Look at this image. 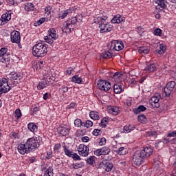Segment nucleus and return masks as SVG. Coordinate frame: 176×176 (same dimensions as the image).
<instances>
[{"mask_svg": "<svg viewBox=\"0 0 176 176\" xmlns=\"http://www.w3.org/2000/svg\"><path fill=\"white\" fill-rule=\"evenodd\" d=\"M146 71L147 72H155V71H157V67L155 63H149L146 67Z\"/></svg>", "mask_w": 176, "mask_h": 176, "instance_id": "nucleus-25", "label": "nucleus"}, {"mask_svg": "<svg viewBox=\"0 0 176 176\" xmlns=\"http://www.w3.org/2000/svg\"><path fill=\"white\" fill-rule=\"evenodd\" d=\"M114 93L116 94H120L122 91L124 90V88L122 89V85L119 84H115L113 86Z\"/></svg>", "mask_w": 176, "mask_h": 176, "instance_id": "nucleus-31", "label": "nucleus"}, {"mask_svg": "<svg viewBox=\"0 0 176 176\" xmlns=\"http://www.w3.org/2000/svg\"><path fill=\"white\" fill-rule=\"evenodd\" d=\"M145 111H146V107L144 105H140L138 108L133 109V112L135 113V115H138L140 112H145Z\"/></svg>", "mask_w": 176, "mask_h": 176, "instance_id": "nucleus-29", "label": "nucleus"}, {"mask_svg": "<svg viewBox=\"0 0 176 176\" xmlns=\"http://www.w3.org/2000/svg\"><path fill=\"white\" fill-rule=\"evenodd\" d=\"M92 126H93V122H91V120H87L84 124V126L87 127V129L92 127Z\"/></svg>", "mask_w": 176, "mask_h": 176, "instance_id": "nucleus-48", "label": "nucleus"}, {"mask_svg": "<svg viewBox=\"0 0 176 176\" xmlns=\"http://www.w3.org/2000/svg\"><path fill=\"white\" fill-rule=\"evenodd\" d=\"M60 149H61V144H55V146H54V152H55V153H58V152H60Z\"/></svg>", "mask_w": 176, "mask_h": 176, "instance_id": "nucleus-44", "label": "nucleus"}, {"mask_svg": "<svg viewBox=\"0 0 176 176\" xmlns=\"http://www.w3.org/2000/svg\"><path fill=\"white\" fill-rule=\"evenodd\" d=\"M76 105V104H75V102L70 103L69 105V109H71V108H75Z\"/></svg>", "mask_w": 176, "mask_h": 176, "instance_id": "nucleus-64", "label": "nucleus"}, {"mask_svg": "<svg viewBox=\"0 0 176 176\" xmlns=\"http://www.w3.org/2000/svg\"><path fill=\"white\" fill-rule=\"evenodd\" d=\"M176 86L175 81H170L168 82L166 87L164 88V92L163 96L165 97H170L171 96V93H173V91L174 90V88Z\"/></svg>", "mask_w": 176, "mask_h": 176, "instance_id": "nucleus-10", "label": "nucleus"}, {"mask_svg": "<svg viewBox=\"0 0 176 176\" xmlns=\"http://www.w3.org/2000/svg\"><path fill=\"white\" fill-rule=\"evenodd\" d=\"M146 79V77L145 76L141 77L139 79V83H144V80H145Z\"/></svg>", "mask_w": 176, "mask_h": 176, "instance_id": "nucleus-62", "label": "nucleus"}, {"mask_svg": "<svg viewBox=\"0 0 176 176\" xmlns=\"http://www.w3.org/2000/svg\"><path fill=\"white\" fill-rule=\"evenodd\" d=\"M51 10H52V7H50V6L46 7L45 8V12L46 14H47V16H49L50 14Z\"/></svg>", "mask_w": 176, "mask_h": 176, "instance_id": "nucleus-51", "label": "nucleus"}, {"mask_svg": "<svg viewBox=\"0 0 176 176\" xmlns=\"http://www.w3.org/2000/svg\"><path fill=\"white\" fill-rule=\"evenodd\" d=\"M58 131L61 135L63 136L68 135L69 134V129L64 126L59 127L58 129Z\"/></svg>", "mask_w": 176, "mask_h": 176, "instance_id": "nucleus-26", "label": "nucleus"}, {"mask_svg": "<svg viewBox=\"0 0 176 176\" xmlns=\"http://www.w3.org/2000/svg\"><path fill=\"white\" fill-rule=\"evenodd\" d=\"M32 54L34 57H45L47 54V47L43 42L36 43L32 47Z\"/></svg>", "mask_w": 176, "mask_h": 176, "instance_id": "nucleus-2", "label": "nucleus"}, {"mask_svg": "<svg viewBox=\"0 0 176 176\" xmlns=\"http://www.w3.org/2000/svg\"><path fill=\"white\" fill-rule=\"evenodd\" d=\"M163 31L160 28H156L154 30V35H156L157 36H162Z\"/></svg>", "mask_w": 176, "mask_h": 176, "instance_id": "nucleus-45", "label": "nucleus"}, {"mask_svg": "<svg viewBox=\"0 0 176 176\" xmlns=\"http://www.w3.org/2000/svg\"><path fill=\"white\" fill-rule=\"evenodd\" d=\"M111 153V148L107 146H104L102 148L97 149L94 151V155L96 156H101L102 155H109Z\"/></svg>", "mask_w": 176, "mask_h": 176, "instance_id": "nucleus-18", "label": "nucleus"}, {"mask_svg": "<svg viewBox=\"0 0 176 176\" xmlns=\"http://www.w3.org/2000/svg\"><path fill=\"white\" fill-rule=\"evenodd\" d=\"M98 87L100 90L103 91H109V90H111V82L105 80H99L98 82Z\"/></svg>", "mask_w": 176, "mask_h": 176, "instance_id": "nucleus-13", "label": "nucleus"}, {"mask_svg": "<svg viewBox=\"0 0 176 176\" xmlns=\"http://www.w3.org/2000/svg\"><path fill=\"white\" fill-rule=\"evenodd\" d=\"M78 21H79L78 20V16L73 17L72 19L65 21L64 23V27L61 28L63 32H65V34H71V32L74 31L75 24H76Z\"/></svg>", "mask_w": 176, "mask_h": 176, "instance_id": "nucleus-6", "label": "nucleus"}, {"mask_svg": "<svg viewBox=\"0 0 176 176\" xmlns=\"http://www.w3.org/2000/svg\"><path fill=\"white\" fill-rule=\"evenodd\" d=\"M28 129L30 131H32V133H36V131H38V126L34 122H30L28 124Z\"/></svg>", "mask_w": 176, "mask_h": 176, "instance_id": "nucleus-28", "label": "nucleus"}, {"mask_svg": "<svg viewBox=\"0 0 176 176\" xmlns=\"http://www.w3.org/2000/svg\"><path fill=\"white\" fill-rule=\"evenodd\" d=\"M0 63L6 64L7 68L12 67V59L10 58V54H8V48L2 47L0 50Z\"/></svg>", "mask_w": 176, "mask_h": 176, "instance_id": "nucleus-5", "label": "nucleus"}, {"mask_svg": "<svg viewBox=\"0 0 176 176\" xmlns=\"http://www.w3.org/2000/svg\"><path fill=\"white\" fill-rule=\"evenodd\" d=\"M62 91H63L64 93H68V87L63 86Z\"/></svg>", "mask_w": 176, "mask_h": 176, "instance_id": "nucleus-61", "label": "nucleus"}, {"mask_svg": "<svg viewBox=\"0 0 176 176\" xmlns=\"http://www.w3.org/2000/svg\"><path fill=\"white\" fill-rule=\"evenodd\" d=\"M107 124H108V118H104L100 122V126L102 127H107Z\"/></svg>", "mask_w": 176, "mask_h": 176, "instance_id": "nucleus-42", "label": "nucleus"}, {"mask_svg": "<svg viewBox=\"0 0 176 176\" xmlns=\"http://www.w3.org/2000/svg\"><path fill=\"white\" fill-rule=\"evenodd\" d=\"M57 38H58V35H57L56 29L50 28L48 30V34L44 37V40L47 43H49V45H53V43L54 42L53 39L56 40Z\"/></svg>", "mask_w": 176, "mask_h": 176, "instance_id": "nucleus-7", "label": "nucleus"}, {"mask_svg": "<svg viewBox=\"0 0 176 176\" xmlns=\"http://www.w3.org/2000/svg\"><path fill=\"white\" fill-rule=\"evenodd\" d=\"M40 107L39 105L36 106V104H34L32 107V112L36 113L39 111Z\"/></svg>", "mask_w": 176, "mask_h": 176, "instance_id": "nucleus-49", "label": "nucleus"}, {"mask_svg": "<svg viewBox=\"0 0 176 176\" xmlns=\"http://www.w3.org/2000/svg\"><path fill=\"white\" fill-rule=\"evenodd\" d=\"M137 126L133 124H129L124 126V133H131L133 130H135Z\"/></svg>", "mask_w": 176, "mask_h": 176, "instance_id": "nucleus-30", "label": "nucleus"}, {"mask_svg": "<svg viewBox=\"0 0 176 176\" xmlns=\"http://www.w3.org/2000/svg\"><path fill=\"white\" fill-rule=\"evenodd\" d=\"M107 111L109 113H111L113 116L119 115L120 110H119V107L118 106H108Z\"/></svg>", "mask_w": 176, "mask_h": 176, "instance_id": "nucleus-21", "label": "nucleus"}, {"mask_svg": "<svg viewBox=\"0 0 176 176\" xmlns=\"http://www.w3.org/2000/svg\"><path fill=\"white\" fill-rule=\"evenodd\" d=\"M112 168H113V165L111 164L110 162H107L104 166V170L107 173H109V171H112Z\"/></svg>", "mask_w": 176, "mask_h": 176, "instance_id": "nucleus-39", "label": "nucleus"}, {"mask_svg": "<svg viewBox=\"0 0 176 176\" xmlns=\"http://www.w3.org/2000/svg\"><path fill=\"white\" fill-rule=\"evenodd\" d=\"M131 99H128L126 100V104L127 105V107H131Z\"/></svg>", "mask_w": 176, "mask_h": 176, "instance_id": "nucleus-60", "label": "nucleus"}, {"mask_svg": "<svg viewBox=\"0 0 176 176\" xmlns=\"http://www.w3.org/2000/svg\"><path fill=\"white\" fill-rule=\"evenodd\" d=\"M10 91L9 80L8 78H3L2 80H0V97L3 93H8Z\"/></svg>", "mask_w": 176, "mask_h": 176, "instance_id": "nucleus-11", "label": "nucleus"}, {"mask_svg": "<svg viewBox=\"0 0 176 176\" xmlns=\"http://www.w3.org/2000/svg\"><path fill=\"white\" fill-rule=\"evenodd\" d=\"M138 122H140V123H143V124H146V122H147V120H146V117L145 116V115L144 114H140L138 116Z\"/></svg>", "mask_w": 176, "mask_h": 176, "instance_id": "nucleus-38", "label": "nucleus"}, {"mask_svg": "<svg viewBox=\"0 0 176 176\" xmlns=\"http://www.w3.org/2000/svg\"><path fill=\"white\" fill-rule=\"evenodd\" d=\"M107 16H98L96 19V22L99 23V28L100 34L104 32H111L113 26L107 22Z\"/></svg>", "mask_w": 176, "mask_h": 176, "instance_id": "nucleus-3", "label": "nucleus"}, {"mask_svg": "<svg viewBox=\"0 0 176 176\" xmlns=\"http://www.w3.org/2000/svg\"><path fill=\"white\" fill-rule=\"evenodd\" d=\"M41 141H42V138L39 136L28 138L26 141V146L28 148V151L34 152V151L38 149L41 146Z\"/></svg>", "mask_w": 176, "mask_h": 176, "instance_id": "nucleus-4", "label": "nucleus"}, {"mask_svg": "<svg viewBox=\"0 0 176 176\" xmlns=\"http://www.w3.org/2000/svg\"><path fill=\"white\" fill-rule=\"evenodd\" d=\"M153 153V149L149 146L144 147L140 151H137L133 156V162L135 166H141L144 163V160L149 157Z\"/></svg>", "mask_w": 176, "mask_h": 176, "instance_id": "nucleus-1", "label": "nucleus"}, {"mask_svg": "<svg viewBox=\"0 0 176 176\" xmlns=\"http://www.w3.org/2000/svg\"><path fill=\"white\" fill-rule=\"evenodd\" d=\"M10 20H12V14L9 12L3 14L0 19V25H5V24H8Z\"/></svg>", "mask_w": 176, "mask_h": 176, "instance_id": "nucleus-16", "label": "nucleus"}, {"mask_svg": "<svg viewBox=\"0 0 176 176\" xmlns=\"http://www.w3.org/2000/svg\"><path fill=\"white\" fill-rule=\"evenodd\" d=\"M118 155H120L121 156H124L127 153V148L126 147H120L118 150L115 151Z\"/></svg>", "mask_w": 176, "mask_h": 176, "instance_id": "nucleus-33", "label": "nucleus"}, {"mask_svg": "<svg viewBox=\"0 0 176 176\" xmlns=\"http://www.w3.org/2000/svg\"><path fill=\"white\" fill-rule=\"evenodd\" d=\"M18 152L21 155H25V153H30V150H28V146H27V143L25 144H19L17 147Z\"/></svg>", "mask_w": 176, "mask_h": 176, "instance_id": "nucleus-20", "label": "nucleus"}, {"mask_svg": "<svg viewBox=\"0 0 176 176\" xmlns=\"http://www.w3.org/2000/svg\"><path fill=\"white\" fill-rule=\"evenodd\" d=\"M167 137H176V131H170Z\"/></svg>", "mask_w": 176, "mask_h": 176, "instance_id": "nucleus-55", "label": "nucleus"}, {"mask_svg": "<svg viewBox=\"0 0 176 176\" xmlns=\"http://www.w3.org/2000/svg\"><path fill=\"white\" fill-rule=\"evenodd\" d=\"M74 72V68L68 67L66 70V75H71Z\"/></svg>", "mask_w": 176, "mask_h": 176, "instance_id": "nucleus-52", "label": "nucleus"}, {"mask_svg": "<svg viewBox=\"0 0 176 176\" xmlns=\"http://www.w3.org/2000/svg\"><path fill=\"white\" fill-rule=\"evenodd\" d=\"M89 116L93 120H100V114L97 111H91Z\"/></svg>", "mask_w": 176, "mask_h": 176, "instance_id": "nucleus-32", "label": "nucleus"}, {"mask_svg": "<svg viewBox=\"0 0 176 176\" xmlns=\"http://www.w3.org/2000/svg\"><path fill=\"white\" fill-rule=\"evenodd\" d=\"M124 76H123V74H120V72H116L113 75V79H114L115 82H116L117 83H120V82L124 80Z\"/></svg>", "mask_w": 176, "mask_h": 176, "instance_id": "nucleus-24", "label": "nucleus"}, {"mask_svg": "<svg viewBox=\"0 0 176 176\" xmlns=\"http://www.w3.org/2000/svg\"><path fill=\"white\" fill-rule=\"evenodd\" d=\"M78 151L80 156L87 157L89 156V147L85 144H80L78 147Z\"/></svg>", "mask_w": 176, "mask_h": 176, "instance_id": "nucleus-17", "label": "nucleus"}, {"mask_svg": "<svg viewBox=\"0 0 176 176\" xmlns=\"http://www.w3.org/2000/svg\"><path fill=\"white\" fill-rule=\"evenodd\" d=\"M45 21V18H41L38 21V25H41V24H43V22Z\"/></svg>", "mask_w": 176, "mask_h": 176, "instance_id": "nucleus-59", "label": "nucleus"}, {"mask_svg": "<svg viewBox=\"0 0 176 176\" xmlns=\"http://www.w3.org/2000/svg\"><path fill=\"white\" fill-rule=\"evenodd\" d=\"M52 155H53V152L52 151H47V155H46V159H52Z\"/></svg>", "mask_w": 176, "mask_h": 176, "instance_id": "nucleus-54", "label": "nucleus"}, {"mask_svg": "<svg viewBox=\"0 0 176 176\" xmlns=\"http://www.w3.org/2000/svg\"><path fill=\"white\" fill-rule=\"evenodd\" d=\"M166 47L164 44L160 45V49L157 50L159 54H163L166 52Z\"/></svg>", "mask_w": 176, "mask_h": 176, "instance_id": "nucleus-40", "label": "nucleus"}, {"mask_svg": "<svg viewBox=\"0 0 176 176\" xmlns=\"http://www.w3.org/2000/svg\"><path fill=\"white\" fill-rule=\"evenodd\" d=\"M74 126L75 127H80L82 126V120L76 119L74 120Z\"/></svg>", "mask_w": 176, "mask_h": 176, "instance_id": "nucleus-46", "label": "nucleus"}, {"mask_svg": "<svg viewBox=\"0 0 176 176\" xmlns=\"http://www.w3.org/2000/svg\"><path fill=\"white\" fill-rule=\"evenodd\" d=\"M160 94H156L151 98L149 102L153 108H159V107H160V104L159 103V101H160Z\"/></svg>", "mask_w": 176, "mask_h": 176, "instance_id": "nucleus-14", "label": "nucleus"}, {"mask_svg": "<svg viewBox=\"0 0 176 176\" xmlns=\"http://www.w3.org/2000/svg\"><path fill=\"white\" fill-rule=\"evenodd\" d=\"M146 137H151L152 140H155L156 137H157V131H148L146 133Z\"/></svg>", "mask_w": 176, "mask_h": 176, "instance_id": "nucleus-36", "label": "nucleus"}, {"mask_svg": "<svg viewBox=\"0 0 176 176\" xmlns=\"http://www.w3.org/2000/svg\"><path fill=\"white\" fill-rule=\"evenodd\" d=\"M110 52H120V50H123L124 49V45H123V42L113 40L111 43L109 45Z\"/></svg>", "mask_w": 176, "mask_h": 176, "instance_id": "nucleus-8", "label": "nucleus"}, {"mask_svg": "<svg viewBox=\"0 0 176 176\" xmlns=\"http://www.w3.org/2000/svg\"><path fill=\"white\" fill-rule=\"evenodd\" d=\"M86 162L90 166H94V164H96V156H90L87 159Z\"/></svg>", "mask_w": 176, "mask_h": 176, "instance_id": "nucleus-37", "label": "nucleus"}, {"mask_svg": "<svg viewBox=\"0 0 176 176\" xmlns=\"http://www.w3.org/2000/svg\"><path fill=\"white\" fill-rule=\"evenodd\" d=\"M72 12H74V9L72 8L66 10L62 14H58V19H61L62 20H63V19H65V17H67L68 14H70V13H72Z\"/></svg>", "mask_w": 176, "mask_h": 176, "instance_id": "nucleus-27", "label": "nucleus"}, {"mask_svg": "<svg viewBox=\"0 0 176 176\" xmlns=\"http://www.w3.org/2000/svg\"><path fill=\"white\" fill-rule=\"evenodd\" d=\"M82 78L79 77L78 75H75L72 78V82H74V83H78V85L82 83Z\"/></svg>", "mask_w": 176, "mask_h": 176, "instance_id": "nucleus-35", "label": "nucleus"}, {"mask_svg": "<svg viewBox=\"0 0 176 176\" xmlns=\"http://www.w3.org/2000/svg\"><path fill=\"white\" fill-rule=\"evenodd\" d=\"M45 65V62L43 61H40L38 63H37L35 65V68H36V69H41V68H43V66Z\"/></svg>", "mask_w": 176, "mask_h": 176, "instance_id": "nucleus-43", "label": "nucleus"}, {"mask_svg": "<svg viewBox=\"0 0 176 176\" xmlns=\"http://www.w3.org/2000/svg\"><path fill=\"white\" fill-rule=\"evenodd\" d=\"M9 5H14V0H6Z\"/></svg>", "mask_w": 176, "mask_h": 176, "instance_id": "nucleus-63", "label": "nucleus"}, {"mask_svg": "<svg viewBox=\"0 0 176 176\" xmlns=\"http://www.w3.org/2000/svg\"><path fill=\"white\" fill-rule=\"evenodd\" d=\"M138 52L141 54H148V53L151 52V50L148 47H140L138 50Z\"/></svg>", "mask_w": 176, "mask_h": 176, "instance_id": "nucleus-34", "label": "nucleus"}, {"mask_svg": "<svg viewBox=\"0 0 176 176\" xmlns=\"http://www.w3.org/2000/svg\"><path fill=\"white\" fill-rule=\"evenodd\" d=\"M48 98H50V94L49 93H45L44 95H43V100H48Z\"/></svg>", "mask_w": 176, "mask_h": 176, "instance_id": "nucleus-57", "label": "nucleus"}, {"mask_svg": "<svg viewBox=\"0 0 176 176\" xmlns=\"http://www.w3.org/2000/svg\"><path fill=\"white\" fill-rule=\"evenodd\" d=\"M102 57H103V58H111V57H112V53L111 52V50L106 51L102 54Z\"/></svg>", "mask_w": 176, "mask_h": 176, "instance_id": "nucleus-41", "label": "nucleus"}, {"mask_svg": "<svg viewBox=\"0 0 176 176\" xmlns=\"http://www.w3.org/2000/svg\"><path fill=\"white\" fill-rule=\"evenodd\" d=\"M64 152L66 156H68V157H72L74 160H80V157L76 153H74L71 151L68 148H67V146H63Z\"/></svg>", "mask_w": 176, "mask_h": 176, "instance_id": "nucleus-15", "label": "nucleus"}, {"mask_svg": "<svg viewBox=\"0 0 176 176\" xmlns=\"http://www.w3.org/2000/svg\"><path fill=\"white\" fill-rule=\"evenodd\" d=\"M122 21H124V18L122 17V16L119 14L116 15L111 19V23H113V24H120Z\"/></svg>", "mask_w": 176, "mask_h": 176, "instance_id": "nucleus-23", "label": "nucleus"}, {"mask_svg": "<svg viewBox=\"0 0 176 176\" xmlns=\"http://www.w3.org/2000/svg\"><path fill=\"white\" fill-rule=\"evenodd\" d=\"M56 79L54 77L50 76V74H47L44 76L43 80L42 82H40L37 86V89L38 90H42V89H45V87H47L52 80H54Z\"/></svg>", "mask_w": 176, "mask_h": 176, "instance_id": "nucleus-9", "label": "nucleus"}, {"mask_svg": "<svg viewBox=\"0 0 176 176\" xmlns=\"http://www.w3.org/2000/svg\"><path fill=\"white\" fill-rule=\"evenodd\" d=\"M155 3H157L156 9H160V10H163L167 8V5L164 2V0H153Z\"/></svg>", "mask_w": 176, "mask_h": 176, "instance_id": "nucleus-22", "label": "nucleus"}, {"mask_svg": "<svg viewBox=\"0 0 176 176\" xmlns=\"http://www.w3.org/2000/svg\"><path fill=\"white\" fill-rule=\"evenodd\" d=\"M15 116L17 119H20L23 115L21 114V110L20 109H17L15 110Z\"/></svg>", "mask_w": 176, "mask_h": 176, "instance_id": "nucleus-47", "label": "nucleus"}, {"mask_svg": "<svg viewBox=\"0 0 176 176\" xmlns=\"http://www.w3.org/2000/svg\"><path fill=\"white\" fill-rule=\"evenodd\" d=\"M107 144V139L105 138H102L99 142V145L102 146Z\"/></svg>", "mask_w": 176, "mask_h": 176, "instance_id": "nucleus-50", "label": "nucleus"}, {"mask_svg": "<svg viewBox=\"0 0 176 176\" xmlns=\"http://www.w3.org/2000/svg\"><path fill=\"white\" fill-rule=\"evenodd\" d=\"M43 176H53V175L50 173V170H47Z\"/></svg>", "mask_w": 176, "mask_h": 176, "instance_id": "nucleus-58", "label": "nucleus"}, {"mask_svg": "<svg viewBox=\"0 0 176 176\" xmlns=\"http://www.w3.org/2000/svg\"><path fill=\"white\" fill-rule=\"evenodd\" d=\"M89 140H90V138L87 136L82 137L81 139L82 142H89Z\"/></svg>", "mask_w": 176, "mask_h": 176, "instance_id": "nucleus-56", "label": "nucleus"}, {"mask_svg": "<svg viewBox=\"0 0 176 176\" xmlns=\"http://www.w3.org/2000/svg\"><path fill=\"white\" fill-rule=\"evenodd\" d=\"M10 78L9 85H16V82H13V80H16V83H20V80H21L23 76H21V74L18 72H12L8 75Z\"/></svg>", "mask_w": 176, "mask_h": 176, "instance_id": "nucleus-12", "label": "nucleus"}, {"mask_svg": "<svg viewBox=\"0 0 176 176\" xmlns=\"http://www.w3.org/2000/svg\"><path fill=\"white\" fill-rule=\"evenodd\" d=\"M93 134L94 135H96L97 137V135H100V134H101V130L94 129L93 131Z\"/></svg>", "mask_w": 176, "mask_h": 176, "instance_id": "nucleus-53", "label": "nucleus"}, {"mask_svg": "<svg viewBox=\"0 0 176 176\" xmlns=\"http://www.w3.org/2000/svg\"><path fill=\"white\" fill-rule=\"evenodd\" d=\"M21 37L20 36V32L13 31L11 32V42L12 43H20Z\"/></svg>", "mask_w": 176, "mask_h": 176, "instance_id": "nucleus-19", "label": "nucleus"}]
</instances>
